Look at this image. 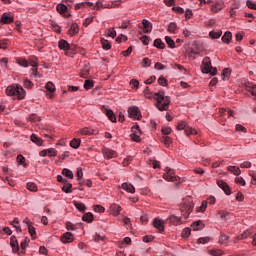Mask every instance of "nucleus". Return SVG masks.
I'll return each mask as SVG.
<instances>
[{"instance_id": "1", "label": "nucleus", "mask_w": 256, "mask_h": 256, "mask_svg": "<svg viewBox=\"0 0 256 256\" xmlns=\"http://www.w3.org/2000/svg\"><path fill=\"white\" fill-rule=\"evenodd\" d=\"M6 95H8V97H12L13 99H19L21 101L25 99L26 92L22 86L12 85L6 88Z\"/></svg>"}, {"instance_id": "2", "label": "nucleus", "mask_w": 256, "mask_h": 256, "mask_svg": "<svg viewBox=\"0 0 256 256\" xmlns=\"http://www.w3.org/2000/svg\"><path fill=\"white\" fill-rule=\"evenodd\" d=\"M154 99L157 101L156 107L159 111H167L169 109V104L171 103L169 96L165 97L163 92H158L154 94Z\"/></svg>"}, {"instance_id": "3", "label": "nucleus", "mask_w": 256, "mask_h": 256, "mask_svg": "<svg viewBox=\"0 0 256 256\" xmlns=\"http://www.w3.org/2000/svg\"><path fill=\"white\" fill-rule=\"evenodd\" d=\"M194 207L195 204H193V199L191 197L184 199L183 204L180 208L182 217L184 219H189V215H191V213L193 212Z\"/></svg>"}, {"instance_id": "4", "label": "nucleus", "mask_w": 256, "mask_h": 256, "mask_svg": "<svg viewBox=\"0 0 256 256\" xmlns=\"http://www.w3.org/2000/svg\"><path fill=\"white\" fill-rule=\"evenodd\" d=\"M202 73H210V75H217V68L211 65V58L205 57L201 65Z\"/></svg>"}, {"instance_id": "5", "label": "nucleus", "mask_w": 256, "mask_h": 256, "mask_svg": "<svg viewBox=\"0 0 256 256\" xmlns=\"http://www.w3.org/2000/svg\"><path fill=\"white\" fill-rule=\"evenodd\" d=\"M210 3V10L212 11V13H219V11H221L225 7V3L223 2V0H217L215 2L210 1Z\"/></svg>"}, {"instance_id": "6", "label": "nucleus", "mask_w": 256, "mask_h": 256, "mask_svg": "<svg viewBox=\"0 0 256 256\" xmlns=\"http://www.w3.org/2000/svg\"><path fill=\"white\" fill-rule=\"evenodd\" d=\"M163 179H165V181L175 182L177 181V176H175L173 169L166 167L165 174H163Z\"/></svg>"}, {"instance_id": "7", "label": "nucleus", "mask_w": 256, "mask_h": 256, "mask_svg": "<svg viewBox=\"0 0 256 256\" xmlns=\"http://www.w3.org/2000/svg\"><path fill=\"white\" fill-rule=\"evenodd\" d=\"M58 47L61 51H65V55H67L68 57H71V54H69V49H72V48H71V44H69V42H67L64 39H61L58 42Z\"/></svg>"}, {"instance_id": "8", "label": "nucleus", "mask_w": 256, "mask_h": 256, "mask_svg": "<svg viewBox=\"0 0 256 256\" xmlns=\"http://www.w3.org/2000/svg\"><path fill=\"white\" fill-rule=\"evenodd\" d=\"M128 114L132 119H141V110L137 106L129 107Z\"/></svg>"}, {"instance_id": "9", "label": "nucleus", "mask_w": 256, "mask_h": 256, "mask_svg": "<svg viewBox=\"0 0 256 256\" xmlns=\"http://www.w3.org/2000/svg\"><path fill=\"white\" fill-rule=\"evenodd\" d=\"M102 154L105 159H115L117 157V152L109 148H103Z\"/></svg>"}, {"instance_id": "10", "label": "nucleus", "mask_w": 256, "mask_h": 256, "mask_svg": "<svg viewBox=\"0 0 256 256\" xmlns=\"http://www.w3.org/2000/svg\"><path fill=\"white\" fill-rule=\"evenodd\" d=\"M153 225H154L155 229H158V231H160V233H163L165 231L164 222L162 220H160L159 218H156L153 220Z\"/></svg>"}, {"instance_id": "11", "label": "nucleus", "mask_w": 256, "mask_h": 256, "mask_svg": "<svg viewBox=\"0 0 256 256\" xmlns=\"http://www.w3.org/2000/svg\"><path fill=\"white\" fill-rule=\"evenodd\" d=\"M73 233L66 232L61 236L62 243H73L74 241Z\"/></svg>"}, {"instance_id": "12", "label": "nucleus", "mask_w": 256, "mask_h": 256, "mask_svg": "<svg viewBox=\"0 0 256 256\" xmlns=\"http://www.w3.org/2000/svg\"><path fill=\"white\" fill-rule=\"evenodd\" d=\"M218 187H220L226 195H231V188H229V184L225 183L223 180H219Z\"/></svg>"}, {"instance_id": "13", "label": "nucleus", "mask_w": 256, "mask_h": 256, "mask_svg": "<svg viewBox=\"0 0 256 256\" xmlns=\"http://www.w3.org/2000/svg\"><path fill=\"white\" fill-rule=\"evenodd\" d=\"M10 245L12 247L13 253H19V242H17V237L11 236Z\"/></svg>"}, {"instance_id": "14", "label": "nucleus", "mask_w": 256, "mask_h": 256, "mask_svg": "<svg viewBox=\"0 0 256 256\" xmlns=\"http://www.w3.org/2000/svg\"><path fill=\"white\" fill-rule=\"evenodd\" d=\"M220 115L229 119V117H235V112L229 108H222L220 109Z\"/></svg>"}, {"instance_id": "15", "label": "nucleus", "mask_w": 256, "mask_h": 256, "mask_svg": "<svg viewBox=\"0 0 256 256\" xmlns=\"http://www.w3.org/2000/svg\"><path fill=\"white\" fill-rule=\"evenodd\" d=\"M142 25L144 29V33H151L153 31V24L149 22V20H142Z\"/></svg>"}, {"instance_id": "16", "label": "nucleus", "mask_w": 256, "mask_h": 256, "mask_svg": "<svg viewBox=\"0 0 256 256\" xmlns=\"http://www.w3.org/2000/svg\"><path fill=\"white\" fill-rule=\"evenodd\" d=\"M1 23H3L4 25H7L9 23H13V15L8 14V13H4L1 16Z\"/></svg>"}, {"instance_id": "17", "label": "nucleus", "mask_w": 256, "mask_h": 256, "mask_svg": "<svg viewBox=\"0 0 256 256\" xmlns=\"http://www.w3.org/2000/svg\"><path fill=\"white\" fill-rule=\"evenodd\" d=\"M46 89L48 91L47 96L49 99H53V93H55V85L52 82H47Z\"/></svg>"}, {"instance_id": "18", "label": "nucleus", "mask_w": 256, "mask_h": 256, "mask_svg": "<svg viewBox=\"0 0 256 256\" xmlns=\"http://www.w3.org/2000/svg\"><path fill=\"white\" fill-rule=\"evenodd\" d=\"M110 213L111 215H114V217H117L121 213V206L117 204H111L110 206Z\"/></svg>"}, {"instance_id": "19", "label": "nucleus", "mask_w": 256, "mask_h": 256, "mask_svg": "<svg viewBox=\"0 0 256 256\" xmlns=\"http://www.w3.org/2000/svg\"><path fill=\"white\" fill-rule=\"evenodd\" d=\"M122 189L127 191V193H135V186H133L131 183H123Z\"/></svg>"}, {"instance_id": "20", "label": "nucleus", "mask_w": 256, "mask_h": 256, "mask_svg": "<svg viewBox=\"0 0 256 256\" xmlns=\"http://www.w3.org/2000/svg\"><path fill=\"white\" fill-rule=\"evenodd\" d=\"M168 221L169 223H172V225H181L183 223V220L177 216H170Z\"/></svg>"}, {"instance_id": "21", "label": "nucleus", "mask_w": 256, "mask_h": 256, "mask_svg": "<svg viewBox=\"0 0 256 256\" xmlns=\"http://www.w3.org/2000/svg\"><path fill=\"white\" fill-rule=\"evenodd\" d=\"M30 139H31L32 143H35V145H38V146L43 145V139H41L40 137H38L35 134H32L30 136Z\"/></svg>"}, {"instance_id": "22", "label": "nucleus", "mask_w": 256, "mask_h": 256, "mask_svg": "<svg viewBox=\"0 0 256 256\" xmlns=\"http://www.w3.org/2000/svg\"><path fill=\"white\" fill-rule=\"evenodd\" d=\"M227 170L230 171V173H233V175H241V169L237 166H228Z\"/></svg>"}, {"instance_id": "23", "label": "nucleus", "mask_w": 256, "mask_h": 256, "mask_svg": "<svg viewBox=\"0 0 256 256\" xmlns=\"http://www.w3.org/2000/svg\"><path fill=\"white\" fill-rule=\"evenodd\" d=\"M154 47L157 49H165V43H163V40L161 38H157L154 40Z\"/></svg>"}, {"instance_id": "24", "label": "nucleus", "mask_w": 256, "mask_h": 256, "mask_svg": "<svg viewBox=\"0 0 256 256\" xmlns=\"http://www.w3.org/2000/svg\"><path fill=\"white\" fill-rule=\"evenodd\" d=\"M231 39H233V34H231V32H225L222 36L223 43H231Z\"/></svg>"}, {"instance_id": "25", "label": "nucleus", "mask_w": 256, "mask_h": 256, "mask_svg": "<svg viewBox=\"0 0 256 256\" xmlns=\"http://www.w3.org/2000/svg\"><path fill=\"white\" fill-rule=\"evenodd\" d=\"M82 220L86 223H93V214L91 212L85 213L82 217Z\"/></svg>"}, {"instance_id": "26", "label": "nucleus", "mask_w": 256, "mask_h": 256, "mask_svg": "<svg viewBox=\"0 0 256 256\" xmlns=\"http://www.w3.org/2000/svg\"><path fill=\"white\" fill-rule=\"evenodd\" d=\"M79 33V26L77 24H72L69 29V35L73 37V35Z\"/></svg>"}, {"instance_id": "27", "label": "nucleus", "mask_w": 256, "mask_h": 256, "mask_svg": "<svg viewBox=\"0 0 256 256\" xmlns=\"http://www.w3.org/2000/svg\"><path fill=\"white\" fill-rule=\"evenodd\" d=\"M80 145L81 139L74 138L72 141H70V147H72V149H79Z\"/></svg>"}, {"instance_id": "28", "label": "nucleus", "mask_w": 256, "mask_h": 256, "mask_svg": "<svg viewBox=\"0 0 256 256\" xmlns=\"http://www.w3.org/2000/svg\"><path fill=\"white\" fill-rule=\"evenodd\" d=\"M184 133L189 137V135H197V130L191 128L189 125L184 128Z\"/></svg>"}, {"instance_id": "29", "label": "nucleus", "mask_w": 256, "mask_h": 256, "mask_svg": "<svg viewBox=\"0 0 256 256\" xmlns=\"http://www.w3.org/2000/svg\"><path fill=\"white\" fill-rule=\"evenodd\" d=\"M106 115L112 123H116L117 117L115 116V113L112 112V110H106Z\"/></svg>"}, {"instance_id": "30", "label": "nucleus", "mask_w": 256, "mask_h": 256, "mask_svg": "<svg viewBox=\"0 0 256 256\" xmlns=\"http://www.w3.org/2000/svg\"><path fill=\"white\" fill-rule=\"evenodd\" d=\"M203 228V222L201 220L196 221L192 224V229L193 231H199L200 229Z\"/></svg>"}, {"instance_id": "31", "label": "nucleus", "mask_w": 256, "mask_h": 256, "mask_svg": "<svg viewBox=\"0 0 256 256\" xmlns=\"http://www.w3.org/2000/svg\"><path fill=\"white\" fill-rule=\"evenodd\" d=\"M79 47L75 46V45H70V49H68V53L70 55V57H73V55H77V53L79 52Z\"/></svg>"}, {"instance_id": "32", "label": "nucleus", "mask_w": 256, "mask_h": 256, "mask_svg": "<svg viewBox=\"0 0 256 256\" xmlns=\"http://www.w3.org/2000/svg\"><path fill=\"white\" fill-rule=\"evenodd\" d=\"M56 10L58 11V13H60V15H63V13H67V6H65L64 4H58L56 6Z\"/></svg>"}, {"instance_id": "33", "label": "nucleus", "mask_w": 256, "mask_h": 256, "mask_svg": "<svg viewBox=\"0 0 256 256\" xmlns=\"http://www.w3.org/2000/svg\"><path fill=\"white\" fill-rule=\"evenodd\" d=\"M100 42L103 49H105L106 51H109V49H111V43H109L106 39L101 38Z\"/></svg>"}, {"instance_id": "34", "label": "nucleus", "mask_w": 256, "mask_h": 256, "mask_svg": "<svg viewBox=\"0 0 256 256\" xmlns=\"http://www.w3.org/2000/svg\"><path fill=\"white\" fill-rule=\"evenodd\" d=\"M62 175L68 177V179H73V171H71L70 169L64 168L62 170Z\"/></svg>"}, {"instance_id": "35", "label": "nucleus", "mask_w": 256, "mask_h": 256, "mask_svg": "<svg viewBox=\"0 0 256 256\" xmlns=\"http://www.w3.org/2000/svg\"><path fill=\"white\" fill-rule=\"evenodd\" d=\"M165 41L171 49H175V41L173 40V38L166 36Z\"/></svg>"}, {"instance_id": "36", "label": "nucleus", "mask_w": 256, "mask_h": 256, "mask_svg": "<svg viewBox=\"0 0 256 256\" xmlns=\"http://www.w3.org/2000/svg\"><path fill=\"white\" fill-rule=\"evenodd\" d=\"M71 187H73V185L71 183L65 182L62 187V191H64V193H72Z\"/></svg>"}, {"instance_id": "37", "label": "nucleus", "mask_w": 256, "mask_h": 256, "mask_svg": "<svg viewBox=\"0 0 256 256\" xmlns=\"http://www.w3.org/2000/svg\"><path fill=\"white\" fill-rule=\"evenodd\" d=\"M26 187H27V190H28V191H32V192H34V193L37 191V184H35V183L28 182V183L26 184Z\"/></svg>"}, {"instance_id": "38", "label": "nucleus", "mask_w": 256, "mask_h": 256, "mask_svg": "<svg viewBox=\"0 0 256 256\" xmlns=\"http://www.w3.org/2000/svg\"><path fill=\"white\" fill-rule=\"evenodd\" d=\"M187 126H188V125H187V122L181 121V122H178L176 129H177L178 131H185V129L187 128Z\"/></svg>"}, {"instance_id": "39", "label": "nucleus", "mask_w": 256, "mask_h": 256, "mask_svg": "<svg viewBox=\"0 0 256 256\" xmlns=\"http://www.w3.org/2000/svg\"><path fill=\"white\" fill-rule=\"evenodd\" d=\"M17 63L21 67H29V62L25 58H18Z\"/></svg>"}, {"instance_id": "40", "label": "nucleus", "mask_w": 256, "mask_h": 256, "mask_svg": "<svg viewBox=\"0 0 256 256\" xmlns=\"http://www.w3.org/2000/svg\"><path fill=\"white\" fill-rule=\"evenodd\" d=\"M161 141H162V143H164V145L166 147H170V145L172 143L171 137H169V136L162 137Z\"/></svg>"}, {"instance_id": "41", "label": "nucleus", "mask_w": 256, "mask_h": 256, "mask_svg": "<svg viewBox=\"0 0 256 256\" xmlns=\"http://www.w3.org/2000/svg\"><path fill=\"white\" fill-rule=\"evenodd\" d=\"M28 119L31 121V123H39V121H41V117L37 116L36 114H31Z\"/></svg>"}, {"instance_id": "42", "label": "nucleus", "mask_w": 256, "mask_h": 256, "mask_svg": "<svg viewBox=\"0 0 256 256\" xmlns=\"http://www.w3.org/2000/svg\"><path fill=\"white\" fill-rule=\"evenodd\" d=\"M11 225H13V227H15L16 231L21 233V226H18L19 225V218H15L13 220V222H11Z\"/></svg>"}, {"instance_id": "43", "label": "nucleus", "mask_w": 256, "mask_h": 256, "mask_svg": "<svg viewBox=\"0 0 256 256\" xmlns=\"http://www.w3.org/2000/svg\"><path fill=\"white\" fill-rule=\"evenodd\" d=\"M93 81L92 80H85L84 82V89H86L87 91L89 89H93Z\"/></svg>"}, {"instance_id": "44", "label": "nucleus", "mask_w": 256, "mask_h": 256, "mask_svg": "<svg viewBox=\"0 0 256 256\" xmlns=\"http://www.w3.org/2000/svg\"><path fill=\"white\" fill-rule=\"evenodd\" d=\"M74 205L76 207V209H78V211H85L86 207L85 204L81 203V202H74Z\"/></svg>"}, {"instance_id": "45", "label": "nucleus", "mask_w": 256, "mask_h": 256, "mask_svg": "<svg viewBox=\"0 0 256 256\" xmlns=\"http://www.w3.org/2000/svg\"><path fill=\"white\" fill-rule=\"evenodd\" d=\"M176 30H177V24H175V22H172L168 25L167 31H169V33H175Z\"/></svg>"}, {"instance_id": "46", "label": "nucleus", "mask_w": 256, "mask_h": 256, "mask_svg": "<svg viewBox=\"0 0 256 256\" xmlns=\"http://www.w3.org/2000/svg\"><path fill=\"white\" fill-rule=\"evenodd\" d=\"M66 229L68 231H75L77 229V225H75L71 222H66Z\"/></svg>"}, {"instance_id": "47", "label": "nucleus", "mask_w": 256, "mask_h": 256, "mask_svg": "<svg viewBox=\"0 0 256 256\" xmlns=\"http://www.w3.org/2000/svg\"><path fill=\"white\" fill-rule=\"evenodd\" d=\"M48 157H57V150L55 148L46 149Z\"/></svg>"}, {"instance_id": "48", "label": "nucleus", "mask_w": 256, "mask_h": 256, "mask_svg": "<svg viewBox=\"0 0 256 256\" xmlns=\"http://www.w3.org/2000/svg\"><path fill=\"white\" fill-rule=\"evenodd\" d=\"M189 235H191V229L190 228H185L183 231H182V237L184 239H187L189 238Z\"/></svg>"}, {"instance_id": "49", "label": "nucleus", "mask_w": 256, "mask_h": 256, "mask_svg": "<svg viewBox=\"0 0 256 256\" xmlns=\"http://www.w3.org/2000/svg\"><path fill=\"white\" fill-rule=\"evenodd\" d=\"M94 211L96 213H105V207H103L101 205H95L94 206Z\"/></svg>"}, {"instance_id": "50", "label": "nucleus", "mask_w": 256, "mask_h": 256, "mask_svg": "<svg viewBox=\"0 0 256 256\" xmlns=\"http://www.w3.org/2000/svg\"><path fill=\"white\" fill-rule=\"evenodd\" d=\"M209 253L212 256H221L223 255V250H210Z\"/></svg>"}, {"instance_id": "51", "label": "nucleus", "mask_w": 256, "mask_h": 256, "mask_svg": "<svg viewBox=\"0 0 256 256\" xmlns=\"http://www.w3.org/2000/svg\"><path fill=\"white\" fill-rule=\"evenodd\" d=\"M209 36L211 37V39H219V37H221V32H213V31H211L209 33Z\"/></svg>"}, {"instance_id": "52", "label": "nucleus", "mask_w": 256, "mask_h": 256, "mask_svg": "<svg viewBox=\"0 0 256 256\" xmlns=\"http://www.w3.org/2000/svg\"><path fill=\"white\" fill-rule=\"evenodd\" d=\"M28 231H29L31 237H34V235H37V232L35 231V227H33V224H29Z\"/></svg>"}, {"instance_id": "53", "label": "nucleus", "mask_w": 256, "mask_h": 256, "mask_svg": "<svg viewBox=\"0 0 256 256\" xmlns=\"http://www.w3.org/2000/svg\"><path fill=\"white\" fill-rule=\"evenodd\" d=\"M158 84L159 85H162L163 87H166L167 86V79H165V77H160L159 79H158Z\"/></svg>"}, {"instance_id": "54", "label": "nucleus", "mask_w": 256, "mask_h": 256, "mask_svg": "<svg viewBox=\"0 0 256 256\" xmlns=\"http://www.w3.org/2000/svg\"><path fill=\"white\" fill-rule=\"evenodd\" d=\"M209 237H201L198 239V243H200L201 245H205L206 243H209Z\"/></svg>"}, {"instance_id": "55", "label": "nucleus", "mask_w": 256, "mask_h": 256, "mask_svg": "<svg viewBox=\"0 0 256 256\" xmlns=\"http://www.w3.org/2000/svg\"><path fill=\"white\" fill-rule=\"evenodd\" d=\"M241 8V2L239 1H235L232 3V6L230 9H233V10H237V9H240Z\"/></svg>"}, {"instance_id": "56", "label": "nucleus", "mask_w": 256, "mask_h": 256, "mask_svg": "<svg viewBox=\"0 0 256 256\" xmlns=\"http://www.w3.org/2000/svg\"><path fill=\"white\" fill-rule=\"evenodd\" d=\"M246 5H247V7H248L249 9H254V10L256 11V3H255V2L248 0V1L246 2Z\"/></svg>"}, {"instance_id": "57", "label": "nucleus", "mask_w": 256, "mask_h": 256, "mask_svg": "<svg viewBox=\"0 0 256 256\" xmlns=\"http://www.w3.org/2000/svg\"><path fill=\"white\" fill-rule=\"evenodd\" d=\"M130 137L132 141H136V143H139V141H141V137L139 136V134H130Z\"/></svg>"}, {"instance_id": "58", "label": "nucleus", "mask_w": 256, "mask_h": 256, "mask_svg": "<svg viewBox=\"0 0 256 256\" xmlns=\"http://www.w3.org/2000/svg\"><path fill=\"white\" fill-rule=\"evenodd\" d=\"M207 209V201H202L201 206L199 207L198 211L201 213H204V211Z\"/></svg>"}, {"instance_id": "59", "label": "nucleus", "mask_w": 256, "mask_h": 256, "mask_svg": "<svg viewBox=\"0 0 256 256\" xmlns=\"http://www.w3.org/2000/svg\"><path fill=\"white\" fill-rule=\"evenodd\" d=\"M24 87H26V89H31V87H33V82L28 79H24Z\"/></svg>"}, {"instance_id": "60", "label": "nucleus", "mask_w": 256, "mask_h": 256, "mask_svg": "<svg viewBox=\"0 0 256 256\" xmlns=\"http://www.w3.org/2000/svg\"><path fill=\"white\" fill-rule=\"evenodd\" d=\"M235 183L245 186V179H243V177H237L235 178Z\"/></svg>"}, {"instance_id": "61", "label": "nucleus", "mask_w": 256, "mask_h": 256, "mask_svg": "<svg viewBox=\"0 0 256 256\" xmlns=\"http://www.w3.org/2000/svg\"><path fill=\"white\" fill-rule=\"evenodd\" d=\"M140 41H142L143 45H149V41H150L149 36H142L140 38Z\"/></svg>"}, {"instance_id": "62", "label": "nucleus", "mask_w": 256, "mask_h": 256, "mask_svg": "<svg viewBox=\"0 0 256 256\" xmlns=\"http://www.w3.org/2000/svg\"><path fill=\"white\" fill-rule=\"evenodd\" d=\"M131 131H132V134H139L141 133V128H139V126L136 125L131 128Z\"/></svg>"}, {"instance_id": "63", "label": "nucleus", "mask_w": 256, "mask_h": 256, "mask_svg": "<svg viewBox=\"0 0 256 256\" xmlns=\"http://www.w3.org/2000/svg\"><path fill=\"white\" fill-rule=\"evenodd\" d=\"M143 67H151V59L144 58L143 59Z\"/></svg>"}, {"instance_id": "64", "label": "nucleus", "mask_w": 256, "mask_h": 256, "mask_svg": "<svg viewBox=\"0 0 256 256\" xmlns=\"http://www.w3.org/2000/svg\"><path fill=\"white\" fill-rule=\"evenodd\" d=\"M81 135H91L93 132H91V130L89 128H83L80 131Z\"/></svg>"}]
</instances>
